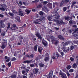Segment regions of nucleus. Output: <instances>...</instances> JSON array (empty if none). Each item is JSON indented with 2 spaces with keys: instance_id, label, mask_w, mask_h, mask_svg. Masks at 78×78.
<instances>
[{
  "instance_id": "nucleus-1",
  "label": "nucleus",
  "mask_w": 78,
  "mask_h": 78,
  "mask_svg": "<svg viewBox=\"0 0 78 78\" xmlns=\"http://www.w3.org/2000/svg\"><path fill=\"white\" fill-rule=\"evenodd\" d=\"M69 41H67L65 43L62 42L61 44L62 47L61 49L62 50H63L64 52H65V53H67V52L69 51V50H70L69 47H68L67 48V49L66 50V49L67 48V47H66V46L69 45Z\"/></svg>"
},
{
  "instance_id": "nucleus-2",
  "label": "nucleus",
  "mask_w": 78,
  "mask_h": 78,
  "mask_svg": "<svg viewBox=\"0 0 78 78\" xmlns=\"http://www.w3.org/2000/svg\"><path fill=\"white\" fill-rule=\"evenodd\" d=\"M53 20L57 24V25H61V24L63 23V21L61 20H60L59 21V20L57 19H54Z\"/></svg>"
},
{
  "instance_id": "nucleus-3",
  "label": "nucleus",
  "mask_w": 78,
  "mask_h": 78,
  "mask_svg": "<svg viewBox=\"0 0 78 78\" xmlns=\"http://www.w3.org/2000/svg\"><path fill=\"white\" fill-rule=\"evenodd\" d=\"M1 6H2V7H1L0 8V10L1 11H5L6 10V8L7 6L5 4H3L1 5Z\"/></svg>"
},
{
  "instance_id": "nucleus-4",
  "label": "nucleus",
  "mask_w": 78,
  "mask_h": 78,
  "mask_svg": "<svg viewBox=\"0 0 78 78\" xmlns=\"http://www.w3.org/2000/svg\"><path fill=\"white\" fill-rule=\"evenodd\" d=\"M41 21L42 20L41 19H37L34 21V23H35V24H41L39 22L41 23Z\"/></svg>"
},
{
  "instance_id": "nucleus-5",
  "label": "nucleus",
  "mask_w": 78,
  "mask_h": 78,
  "mask_svg": "<svg viewBox=\"0 0 78 78\" xmlns=\"http://www.w3.org/2000/svg\"><path fill=\"white\" fill-rule=\"evenodd\" d=\"M64 19L65 20L69 21V20H72L73 18L72 16L69 17V16H65Z\"/></svg>"
},
{
  "instance_id": "nucleus-6",
  "label": "nucleus",
  "mask_w": 78,
  "mask_h": 78,
  "mask_svg": "<svg viewBox=\"0 0 78 78\" xmlns=\"http://www.w3.org/2000/svg\"><path fill=\"white\" fill-rule=\"evenodd\" d=\"M59 75L62 76V78H66V75L64 73H62L61 72L59 73Z\"/></svg>"
},
{
  "instance_id": "nucleus-7",
  "label": "nucleus",
  "mask_w": 78,
  "mask_h": 78,
  "mask_svg": "<svg viewBox=\"0 0 78 78\" xmlns=\"http://www.w3.org/2000/svg\"><path fill=\"white\" fill-rule=\"evenodd\" d=\"M54 16H55V18L56 19H58L59 17H60V16L59 15H58V13H56L53 14Z\"/></svg>"
},
{
  "instance_id": "nucleus-8",
  "label": "nucleus",
  "mask_w": 78,
  "mask_h": 78,
  "mask_svg": "<svg viewBox=\"0 0 78 78\" xmlns=\"http://www.w3.org/2000/svg\"><path fill=\"white\" fill-rule=\"evenodd\" d=\"M42 10L43 11H45L46 12H48V9H47V8L45 6L43 7L42 8Z\"/></svg>"
},
{
  "instance_id": "nucleus-9",
  "label": "nucleus",
  "mask_w": 78,
  "mask_h": 78,
  "mask_svg": "<svg viewBox=\"0 0 78 78\" xmlns=\"http://www.w3.org/2000/svg\"><path fill=\"white\" fill-rule=\"evenodd\" d=\"M19 13L20 16H23V12L20 9H19Z\"/></svg>"
},
{
  "instance_id": "nucleus-10",
  "label": "nucleus",
  "mask_w": 78,
  "mask_h": 78,
  "mask_svg": "<svg viewBox=\"0 0 78 78\" xmlns=\"http://www.w3.org/2000/svg\"><path fill=\"white\" fill-rule=\"evenodd\" d=\"M39 69L37 68H34L33 69V72L34 74H37L38 72Z\"/></svg>"
},
{
  "instance_id": "nucleus-11",
  "label": "nucleus",
  "mask_w": 78,
  "mask_h": 78,
  "mask_svg": "<svg viewBox=\"0 0 78 78\" xmlns=\"http://www.w3.org/2000/svg\"><path fill=\"white\" fill-rule=\"evenodd\" d=\"M59 9V8L58 7H56L54 9V10L53 12H52V13H53L54 14H56V13H57L56 12H57V11H58Z\"/></svg>"
},
{
  "instance_id": "nucleus-12",
  "label": "nucleus",
  "mask_w": 78,
  "mask_h": 78,
  "mask_svg": "<svg viewBox=\"0 0 78 78\" xmlns=\"http://www.w3.org/2000/svg\"><path fill=\"white\" fill-rule=\"evenodd\" d=\"M38 51L39 52V53H41V52L42 51V50L43 49L40 46H38Z\"/></svg>"
},
{
  "instance_id": "nucleus-13",
  "label": "nucleus",
  "mask_w": 78,
  "mask_h": 78,
  "mask_svg": "<svg viewBox=\"0 0 78 78\" xmlns=\"http://www.w3.org/2000/svg\"><path fill=\"white\" fill-rule=\"evenodd\" d=\"M53 17L52 16H48V19L49 20V21H52V18Z\"/></svg>"
},
{
  "instance_id": "nucleus-14",
  "label": "nucleus",
  "mask_w": 78,
  "mask_h": 78,
  "mask_svg": "<svg viewBox=\"0 0 78 78\" xmlns=\"http://www.w3.org/2000/svg\"><path fill=\"white\" fill-rule=\"evenodd\" d=\"M42 43L44 46L47 45V42L44 39L42 41Z\"/></svg>"
},
{
  "instance_id": "nucleus-15",
  "label": "nucleus",
  "mask_w": 78,
  "mask_h": 78,
  "mask_svg": "<svg viewBox=\"0 0 78 78\" xmlns=\"http://www.w3.org/2000/svg\"><path fill=\"white\" fill-rule=\"evenodd\" d=\"M53 71H51L49 73V78H52L53 76Z\"/></svg>"
},
{
  "instance_id": "nucleus-16",
  "label": "nucleus",
  "mask_w": 78,
  "mask_h": 78,
  "mask_svg": "<svg viewBox=\"0 0 78 78\" xmlns=\"http://www.w3.org/2000/svg\"><path fill=\"white\" fill-rule=\"evenodd\" d=\"M58 38L62 41H64V38H63L62 36L60 35L58 36Z\"/></svg>"
},
{
  "instance_id": "nucleus-17",
  "label": "nucleus",
  "mask_w": 78,
  "mask_h": 78,
  "mask_svg": "<svg viewBox=\"0 0 78 78\" xmlns=\"http://www.w3.org/2000/svg\"><path fill=\"white\" fill-rule=\"evenodd\" d=\"M32 62V60H26L24 61V63H27V64H30Z\"/></svg>"
},
{
  "instance_id": "nucleus-18",
  "label": "nucleus",
  "mask_w": 78,
  "mask_h": 78,
  "mask_svg": "<svg viewBox=\"0 0 78 78\" xmlns=\"http://www.w3.org/2000/svg\"><path fill=\"white\" fill-rule=\"evenodd\" d=\"M50 39H51L52 41V43H54V41H55V38L53 36H51L50 37Z\"/></svg>"
},
{
  "instance_id": "nucleus-19",
  "label": "nucleus",
  "mask_w": 78,
  "mask_h": 78,
  "mask_svg": "<svg viewBox=\"0 0 78 78\" xmlns=\"http://www.w3.org/2000/svg\"><path fill=\"white\" fill-rule=\"evenodd\" d=\"M64 2L65 4H67V3H69V5H70L71 3L70 2V1L69 0H64Z\"/></svg>"
},
{
  "instance_id": "nucleus-20",
  "label": "nucleus",
  "mask_w": 78,
  "mask_h": 78,
  "mask_svg": "<svg viewBox=\"0 0 78 78\" xmlns=\"http://www.w3.org/2000/svg\"><path fill=\"white\" fill-rule=\"evenodd\" d=\"M36 34H35V36H37V37H39V36H41V34H40V33H39L38 32H36Z\"/></svg>"
},
{
  "instance_id": "nucleus-21",
  "label": "nucleus",
  "mask_w": 78,
  "mask_h": 78,
  "mask_svg": "<svg viewBox=\"0 0 78 78\" xmlns=\"http://www.w3.org/2000/svg\"><path fill=\"white\" fill-rule=\"evenodd\" d=\"M37 8L39 9V8H42V5L41 4H39L37 6Z\"/></svg>"
},
{
  "instance_id": "nucleus-22",
  "label": "nucleus",
  "mask_w": 78,
  "mask_h": 78,
  "mask_svg": "<svg viewBox=\"0 0 78 78\" xmlns=\"http://www.w3.org/2000/svg\"><path fill=\"white\" fill-rule=\"evenodd\" d=\"M39 66L41 67H44V64L41 63L39 64Z\"/></svg>"
},
{
  "instance_id": "nucleus-23",
  "label": "nucleus",
  "mask_w": 78,
  "mask_h": 78,
  "mask_svg": "<svg viewBox=\"0 0 78 78\" xmlns=\"http://www.w3.org/2000/svg\"><path fill=\"white\" fill-rule=\"evenodd\" d=\"M37 45H35L34 48V49L35 51H37Z\"/></svg>"
},
{
  "instance_id": "nucleus-24",
  "label": "nucleus",
  "mask_w": 78,
  "mask_h": 78,
  "mask_svg": "<svg viewBox=\"0 0 78 78\" xmlns=\"http://www.w3.org/2000/svg\"><path fill=\"white\" fill-rule=\"evenodd\" d=\"M64 4H65V2H64V0H62V2H61L60 4V6H62V5H64Z\"/></svg>"
},
{
  "instance_id": "nucleus-25",
  "label": "nucleus",
  "mask_w": 78,
  "mask_h": 78,
  "mask_svg": "<svg viewBox=\"0 0 78 78\" xmlns=\"http://www.w3.org/2000/svg\"><path fill=\"white\" fill-rule=\"evenodd\" d=\"M77 67V65H76V63L74 64L73 65V68H74V69H75V68H76Z\"/></svg>"
},
{
  "instance_id": "nucleus-26",
  "label": "nucleus",
  "mask_w": 78,
  "mask_h": 78,
  "mask_svg": "<svg viewBox=\"0 0 78 78\" xmlns=\"http://www.w3.org/2000/svg\"><path fill=\"white\" fill-rule=\"evenodd\" d=\"M15 19L18 21V22H20V17L17 16L15 18Z\"/></svg>"
},
{
  "instance_id": "nucleus-27",
  "label": "nucleus",
  "mask_w": 78,
  "mask_h": 78,
  "mask_svg": "<svg viewBox=\"0 0 78 78\" xmlns=\"http://www.w3.org/2000/svg\"><path fill=\"white\" fill-rule=\"evenodd\" d=\"M13 27V28H15V29H16V30H17V29H18V27H17L16 26V24H13L12 25V26Z\"/></svg>"
},
{
  "instance_id": "nucleus-28",
  "label": "nucleus",
  "mask_w": 78,
  "mask_h": 78,
  "mask_svg": "<svg viewBox=\"0 0 78 78\" xmlns=\"http://www.w3.org/2000/svg\"><path fill=\"white\" fill-rule=\"evenodd\" d=\"M74 33H78V28L76 29L73 32Z\"/></svg>"
},
{
  "instance_id": "nucleus-29",
  "label": "nucleus",
  "mask_w": 78,
  "mask_h": 78,
  "mask_svg": "<svg viewBox=\"0 0 78 78\" xmlns=\"http://www.w3.org/2000/svg\"><path fill=\"white\" fill-rule=\"evenodd\" d=\"M8 14H9V16H11L12 17L14 16V14L13 13L9 12L8 13Z\"/></svg>"
},
{
  "instance_id": "nucleus-30",
  "label": "nucleus",
  "mask_w": 78,
  "mask_h": 78,
  "mask_svg": "<svg viewBox=\"0 0 78 78\" xmlns=\"http://www.w3.org/2000/svg\"><path fill=\"white\" fill-rule=\"evenodd\" d=\"M1 28H4L5 27V24L4 23L1 24L0 26Z\"/></svg>"
},
{
  "instance_id": "nucleus-31",
  "label": "nucleus",
  "mask_w": 78,
  "mask_h": 78,
  "mask_svg": "<svg viewBox=\"0 0 78 78\" xmlns=\"http://www.w3.org/2000/svg\"><path fill=\"white\" fill-rule=\"evenodd\" d=\"M25 12H27V13H28V14H29L30 12V11L29 10H28L27 9L25 10Z\"/></svg>"
},
{
  "instance_id": "nucleus-32",
  "label": "nucleus",
  "mask_w": 78,
  "mask_h": 78,
  "mask_svg": "<svg viewBox=\"0 0 78 78\" xmlns=\"http://www.w3.org/2000/svg\"><path fill=\"white\" fill-rule=\"evenodd\" d=\"M54 42H55V45H58L59 43V41H55H55H54Z\"/></svg>"
},
{
  "instance_id": "nucleus-33",
  "label": "nucleus",
  "mask_w": 78,
  "mask_h": 78,
  "mask_svg": "<svg viewBox=\"0 0 78 78\" xmlns=\"http://www.w3.org/2000/svg\"><path fill=\"white\" fill-rule=\"evenodd\" d=\"M1 35L2 36H5V32L3 31L1 33Z\"/></svg>"
},
{
  "instance_id": "nucleus-34",
  "label": "nucleus",
  "mask_w": 78,
  "mask_h": 78,
  "mask_svg": "<svg viewBox=\"0 0 78 78\" xmlns=\"http://www.w3.org/2000/svg\"><path fill=\"white\" fill-rule=\"evenodd\" d=\"M10 29L11 30H12V31H14V30H16L15 28L13 27H10Z\"/></svg>"
},
{
  "instance_id": "nucleus-35",
  "label": "nucleus",
  "mask_w": 78,
  "mask_h": 78,
  "mask_svg": "<svg viewBox=\"0 0 78 78\" xmlns=\"http://www.w3.org/2000/svg\"><path fill=\"white\" fill-rule=\"evenodd\" d=\"M10 77H11L12 78H17V77H16V75H15L11 76H10Z\"/></svg>"
},
{
  "instance_id": "nucleus-36",
  "label": "nucleus",
  "mask_w": 78,
  "mask_h": 78,
  "mask_svg": "<svg viewBox=\"0 0 78 78\" xmlns=\"http://www.w3.org/2000/svg\"><path fill=\"white\" fill-rule=\"evenodd\" d=\"M71 68V66L69 65L68 66H67L66 67V69H68V70H69V69H70Z\"/></svg>"
},
{
  "instance_id": "nucleus-37",
  "label": "nucleus",
  "mask_w": 78,
  "mask_h": 78,
  "mask_svg": "<svg viewBox=\"0 0 78 78\" xmlns=\"http://www.w3.org/2000/svg\"><path fill=\"white\" fill-rule=\"evenodd\" d=\"M42 21H44V22H45V18L44 17H42Z\"/></svg>"
},
{
  "instance_id": "nucleus-38",
  "label": "nucleus",
  "mask_w": 78,
  "mask_h": 78,
  "mask_svg": "<svg viewBox=\"0 0 78 78\" xmlns=\"http://www.w3.org/2000/svg\"><path fill=\"white\" fill-rule=\"evenodd\" d=\"M38 39H39L40 41L42 40V37H41V35H40L39 37H38Z\"/></svg>"
},
{
  "instance_id": "nucleus-39",
  "label": "nucleus",
  "mask_w": 78,
  "mask_h": 78,
  "mask_svg": "<svg viewBox=\"0 0 78 78\" xmlns=\"http://www.w3.org/2000/svg\"><path fill=\"white\" fill-rule=\"evenodd\" d=\"M34 58V55L31 54L29 57V58Z\"/></svg>"
},
{
  "instance_id": "nucleus-40",
  "label": "nucleus",
  "mask_w": 78,
  "mask_h": 78,
  "mask_svg": "<svg viewBox=\"0 0 78 78\" xmlns=\"http://www.w3.org/2000/svg\"><path fill=\"white\" fill-rule=\"evenodd\" d=\"M40 15L41 16H43V14H44V12L42 11H41L39 12Z\"/></svg>"
},
{
  "instance_id": "nucleus-41",
  "label": "nucleus",
  "mask_w": 78,
  "mask_h": 78,
  "mask_svg": "<svg viewBox=\"0 0 78 78\" xmlns=\"http://www.w3.org/2000/svg\"><path fill=\"white\" fill-rule=\"evenodd\" d=\"M16 59V58L15 57H13L11 59V61H15Z\"/></svg>"
},
{
  "instance_id": "nucleus-42",
  "label": "nucleus",
  "mask_w": 78,
  "mask_h": 78,
  "mask_svg": "<svg viewBox=\"0 0 78 78\" xmlns=\"http://www.w3.org/2000/svg\"><path fill=\"white\" fill-rule=\"evenodd\" d=\"M69 23L70 25H72V24H73V22H72V20H69Z\"/></svg>"
},
{
  "instance_id": "nucleus-43",
  "label": "nucleus",
  "mask_w": 78,
  "mask_h": 78,
  "mask_svg": "<svg viewBox=\"0 0 78 78\" xmlns=\"http://www.w3.org/2000/svg\"><path fill=\"white\" fill-rule=\"evenodd\" d=\"M8 26L7 27V28L8 29L10 28V26H11V25H10V23H8Z\"/></svg>"
},
{
  "instance_id": "nucleus-44",
  "label": "nucleus",
  "mask_w": 78,
  "mask_h": 78,
  "mask_svg": "<svg viewBox=\"0 0 78 78\" xmlns=\"http://www.w3.org/2000/svg\"><path fill=\"white\" fill-rule=\"evenodd\" d=\"M76 4V2L74 1L72 2V5H75Z\"/></svg>"
},
{
  "instance_id": "nucleus-45",
  "label": "nucleus",
  "mask_w": 78,
  "mask_h": 78,
  "mask_svg": "<svg viewBox=\"0 0 78 78\" xmlns=\"http://www.w3.org/2000/svg\"><path fill=\"white\" fill-rule=\"evenodd\" d=\"M72 27L73 28H77V27L76 26V25H73Z\"/></svg>"
},
{
  "instance_id": "nucleus-46",
  "label": "nucleus",
  "mask_w": 78,
  "mask_h": 78,
  "mask_svg": "<svg viewBox=\"0 0 78 78\" xmlns=\"http://www.w3.org/2000/svg\"><path fill=\"white\" fill-rule=\"evenodd\" d=\"M74 71V70L73 69H70L69 71V72H73V71Z\"/></svg>"
},
{
  "instance_id": "nucleus-47",
  "label": "nucleus",
  "mask_w": 78,
  "mask_h": 78,
  "mask_svg": "<svg viewBox=\"0 0 78 78\" xmlns=\"http://www.w3.org/2000/svg\"><path fill=\"white\" fill-rule=\"evenodd\" d=\"M48 60V57H46L44 58L45 61H47Z\"/></svg>"
},
{
  "instance_id": "nucleus-48",
  "label": "nucleus",
  "mask_w": 78,
  "mask_h": 78,
  "mask_svg": "<svg viewBox=\"0 0 78 78\" xmlns=\"http://www.w3.org/2000/svg\"><path fill=\"white\" fill-rule=\"evenodd\" d=\"M12 12H13V13H14V14H16V13H17V12L16 11V10H12Z\"/></svg>"
},
{
  "instance_id": "nucleus-49",
  "label": "nucleus",
  "mask_w": 78,
  "mask_h": 78,
  "mask_svg": "<svg viewBox=\"0 0 78 78\" xmlns=\"http://www.w3.org/2000/svg\"><path fill=\"white\" fill-rule=\"evenodd\" d=\"M63 10L64 11H66V10H67V7H64L63 8Z\"/></svg>"
},
{
  "instance_id": "nucleus-50",
  "label": "nucleus",
  "mask_w": 78,
  "mask_h": 78,
  "mask_svg": "<svg viewBox=\"0 0 78 78\" xmlns=\"http://www.w3.org/2000/svg\"><path fill=\"white\" fill-rule=\"evenodd\" d=\"M30 66L31 67H34V65L33 64H31L30 65Z\"/></svg>"
},
{
  "instance_id": "nucleus-51",
  "label": "nucleus",
  "mask_w": 78,
  "mask_h": 78,
  "mask_svg": "<svg viewBox=\"0 0 78 78\" xmlns=\"http://www.w3.org/2000/svg\"><path fill=\"white\" fill-rule=\"evenodd\" d=\"M11 62H9L8 63V65L9 67H11Z\"/></svg>"
},
{
  "instance_id": "nucleus-52",
  "label": "nucleus",
  "mask_w": 78,
  "mask_h": 78,
  "mask_svg": "<svg viewBox=\"0 0 78 78\" xmlns=\"http://www.w3.org/2000/svg\"><path fill=\"white\" fill-rule=\"evenodd\" d=\"M70 59L71 61H74V58L72 57H70Z\"/></svg>"
},
{
  "instance_id": "nucleus-53",
  "label": "nucleus",
  "mask_w": 78,
  "mask_h": 78,
  "mask_svg": "<svg viewBox=\"0 0 78 78\" xmlns=\"http://www.w3.org/2000/svg\"><path fill=\"white\" fill-rule=\"evenodd\" d=\"M22 74H23V75H25V73H26L25 71L22 70Z\"/></svg>"
},
{
  "instance_id": "nucleus-54",
  "label": "nucleus",
  "mask_w": 78,
  "mask_h": 78,
  "mask_svg": "<svg viewBox=\"0 0 78 78\" xmlns=\"http://www.w3.org/2000/svg\"><path fill=\"white\" fill-rule=\"evenodd\" d=\"M74 48V46H71L70 47L71 50H73Z\"/></svg>"
},
{
  "instance_id": "nucleus-55",
  "label": "nucleus",
  "mask_w": 78,
  "mask_h": 78,
  "mask_svg": "<svg viewBox=\"0 0 78 78\" xmlns=\"http://www.w3.org/2000/svg\"><path fill=\"white\" fill-rule=\"evenodd\" d=\"M66 73L68 76H69L70 75V74L69 73V72H67Z\"/></svg>"
},
{
  "instance_id": "nucleus-56",
  "label": "nucleus",
  "mask_w": 78,
  "mask_h": 78,
  "mask_svg": "<svg viewBox=\"0 0 78 78\" xmlns=\"http://www.w3.org/2000/svg\"><path fill=\"white\" fill-rule=\"evenodd\" d=\"M61 55L62 56H64V53L63 52H61Z\"/></svg>"
},
{
  "instance_id": "nucleus-57",
  "label": "nucleus",
  "mask_w": 78,
  "mask_h": 78,
  "mask_svg": "<svg viewBox=\"0 0 78 78\" xmlns=\"http://www.w3.org/2000/svg\"><path fill=\"white\" fill-rule=\"evenodd\" d=\"M19 38L20 39H23V37H22V36H20L19 37Z\"/></svg>"
},
{
  "instance_id": "nucleus-58",
  "label": "nucleus",
  "mask_w": 78,
  "mask_h": 78,
  "mask_svg": "<svg viewBox=\"0 0 78 78\" xmlns=\"http://www.w3.org/2000/svg\"><path fill=\"white\" fill-rule=\"evenodd\" d=\"M55 30H59V27H55Z\"/></svg>"
},
{
  "instance_id": "nucleus-59",
  "label": "nucleus",
  "mask_w": 78,
  "mask_h": 78,
  "mask_svg": "<svg viewBox=\"0 0 78 78\" xmlns=\"http://www.w3.org/2000/svg\"><path fill=\"white\" fill-rule=\"evenodd\" d=\"M1 48H5V45L4 44L2 45L1 46Z\"/></svg>"
},
{
  "instance_id": "nucleus-60",
  "label": "nucleus",
  "mask_w": 78,
  "mask_h": 78,
  "mask_svg": "<svg viewBox=\"0 0 78 78\" xmlns=\"http://www.w3.org/2000/svg\"><path fill=\"white\" fill-rule=\"evenodd\" d=\"M0 17H2V18L4 17V16L2 14H0Z\"/></svg>"
},
{
  "instance_id": "nucleus-61",
  "label": "nucleus",
  "mask_w": 78,
  "mask_h": 78,
  "mask_svg": "<svg viewBox=\"0 0 78 78\" xmlns=\"http://www.w3.org/2000/svg\"><path fill=\"white\" fill-rule=\"evenodd\" d=\"M29 70H30V69H26V71L28 73V71H29Z\"/></svg>"
},
{
  "instance_id": "nucleus-62",
  "label": "nucleus",
  "mask_w": 78,
  "mask_h": 78,
  "mask_svg": "<svg viewBox=\"0 0 78 78\" xmlns=\"http://www.w3.org/2000/svg\"><path fill=\"white\" fill-rule=\"evenodd\" d=\"M9 60L10 58H9L6 60V62H9Z\"/></svg>"
},
{
  "instance_id": "nucleus-63",
  "label": "nucleus",
  "mask_w": 78,
  "mask_h": 78,
  "mask_svg": "<svg viewBox=\"0 0 78 78\" xmlns=\"http://www.w3.org/2000/svg\"><path fill=\"white\" fill-rule=\"evenodd\" d=\"M23 78H27V77L26 76H23Z\"/></svg>"
},
{
  "instance_id": "nucleus-64",
  "label": "nucleus",
  "mask_w": 78,
  "mask_h": 78,
  "mask_svg": "<svg viewBox=\"0 0 78 78\" xmlns=\"http://www.w3.org/2000/svg\"><path fill=\"white\" fill-rule=\"evenodd\" d=\"M32 11H33V12H35V11H36V9H33L32 10Z\"/></svg>"
}]
</instances>
